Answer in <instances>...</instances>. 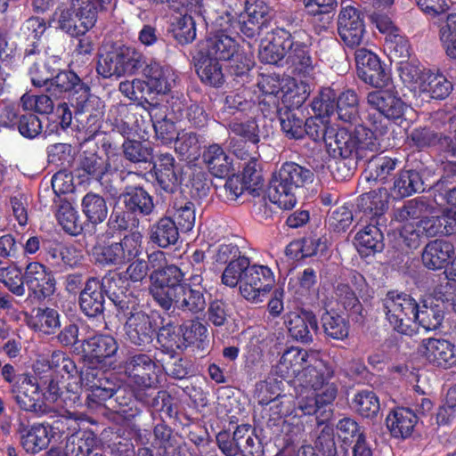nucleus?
I'll return each instance as SVG.
<instances>
[{"label": "nucleus", "mask_w": 456, "mask_h": 456, "mask_svg": "<svg viewBox=\"0 0 456 456\" xmlns=\"http://www.w3.org/2000/svg\"><path fill=\"white\" fill-rule=\"evenodd\" d=\"M48 254L53 260L69 267L79 265L84 259L83 250L74 245L56 244L49 248Z\"/></svg>", "instance_id": "3c124183"}, {"label": "nucleus", "mask_w": 456, "mask_h": 456, "mask_svg": "<svg viewBox=\"0 0 456 456\" xmlns=\"http://www.w3.org/2000/svg\"><path fill=\"white\" fill-rule=\"evenodd\" d=\"M157 364L146 354L134 355L125 365L126 382L136 388L151 387L157 382Z\"/></svg>", "instance_id": "412c9836"}, {"label": "nucleus", "mask_w": 456, "mask_h": 456, "mask_svg": "<svg viewBox=\"0 0 456 456\" xmlns=\"http://www.w3.org/2000/svg\"><path fill=\"white\" fill-rule=\"evenodd\" d=\"M389 193L387 189L380 188L361 196L359 206L362 208L364 222L375 223L376 224H385L384 216L388 208Z\"/></svg>", "instance_id": "cd10ccee"}, {"label": "nucleus", "mask_w": 456, "mask_h": 456, "mask_svg": "<svg viewBox=\"0 0 456 456\" xmlns=\"http://www.w3.org/2000/svg\"><path fill=\"white\" fill-rule=\"evenodd\" d=\"M366 102L370 110H375L379 114V118H372L369 115V121L374 127V131L369 129L371 133L378 137L387 132V126L383 123L382 118L387 120L397 121L404 117L405 111L408 109L407 104L399 97L397 92L394 88L387 87L386 89L380 88L367 94ZM380 149V142L379 148Z\"/></svg>", "instance_id": "9d476101"}, {"label": "nucleus", "mask_w": 456, "mask_h": 456, "mask_svg": "<svg viewBox=\"0 0 456 456\" xmlns=\"http://www.w3.org/2000/svg\"><path fill=\"white\" fill-rule=\"evenodd\" d=\"M284 323L290 336L302 343L312 342L313 336L318 329L315 315L304 310H296L287 314Z\"/></svg>", "instance_id": "bb28decb"}, {"label": "nucleus", "mask_w": 456, "mask_h": 456, "mask_svg": "<svg viewBox=\"0 0 456 456\" xmlns=\"http://www.w3.org/2000/svg\"><path fill=\"white\" fill-rule=\"evenodd\" d=\"M234 439L239 446V452L243 456H262L263 446L259 438L248 425L239 426L234 431Z\"/></svg>", "instance_id": "ea45409f"}, {"label": "nucleus", "mask_w": 456, "mask_h": 456, "mask_svg": "<svg viewBox=\"0 0 456 456\" xmlns=\"http://www.w3.org/2000/svg\"><path fill=\"white\" fill-rule=\"evenodd\" d=\"M99 365L85 362V368L77 379H69L67 391L74 395L73 401L78 399L82 388L89 392L87 398L96 403H101L111 398L118 391L116 384L104 376V370Z\"/></svg>", "instance_id": "9b49d317"}, {"label": "nucleus", "mask_w": 456, "mask_h": 456, "mask_svg": "<svg viewBox=\"0 0 456 456\" xmlns=\"http://www.w3.org/2000/svg\"><path fill=\"white\" fill-rule=\"evenodd\" d=\"M0 281L14 295L21 297L25 294L24 275L21 270L12 265H4L0 262Z\"/></svg>", "instance_id": "603ef678"}, {"label": "nucleus", "mask_w": 456, "mask_h": 456, "mask_svg": "<svg viewBox=\"0 0 456 456\" xmlns=\"http://www.w3.org/2000/svg\"><path fill=\"white\" fill-rule=\"evenodd\" d=\"M305 32L293 35L284 28H277L261 39L258 56L262 62L278 64L285 59L299 73L308 74L313 69V61L308 46L301 42Z\"/></svg>", "instance_id": "20e7f679"}, {"label": "nucleus", "mask_w": 456, "mask_h": 456, "mask_svg": "<svg viewBox=\"0 0 456 456\" xmlns=\"http://www.w3.org/2000/svg\"><path fill=\"white\" fill-rule=\"evenodd\" d=\"M57 220L63 230L71 234L77 235L82 227L78 219L77 210L69 201H62L56 212Z\"/></svg>", "instance_id": "13d9d810"}, {"label": "nucleus", "mask_w": 456, "mask_h": 456, "mask_svg": "<svg viewBox=\"0 0 456 456\" xmlns=\"http://www.w3.org/2000/svg\"><path fill=\"white\" fill-rule=\"evenodd\" d=\"M419 353L435 367L448 369L456 365V347L448 340L424 339L419 346Z\"/></svg>", "instance_id": "5701e85b"}, {"label": "nucleus", "mask_w": 456, "mask_h": 456, "mask_svg": "<svg viewBox=\"0 0 456 456\" xmlns=\"http://www.w3.org/2000/svg\"><path fill=\"white\" fill-rule=\"evenodd\" d=\"M355 411L365 418H373L379 411V398L373 391L363 390L357 393L353 399Z\"/></svg>", "instance_id": "5fc2aeb1"}, {"label": "nucleus", "mask_w": 456, "mask_h": 456, "mask_svg": "<svg viewBox=\"0 0 456 456\" xmlns=\"http://www.w3.org/2000/svg\"><path fill=\"white\" fill-rule=\"evenodd\" d=\"M444 317V307L433 302V299H425L421 305H417L414 312V331L417 325L427 331L435 330L441 326Z\"/></svg>", "instance_id": "2f4dec72"}, {"label": "nucleus", "mask_w": 456, "mask_h": 456, "mask_svg": "<svg viewBox=\"0 0 456 456\" xmlns=\"http://www.w3.org/2000/svg\"><path fill=\"white\" fill-rule=\"evenodd\" d=\"M398 72L401 80L414 94H419L421 85L426 78L428 69H421L419 65L405 61H399Z\"/></svg>", "instance_id": "c03bdc74"}, {"label": "nucleus", "mask_w": 456, "mask_h": 456, "mask_svg": "<svg viewBox=\"0 0 456 456\" xmlns=\"http://www.w3.org/2000/svg\"><path fill=\"white\" fill-rule=\"evenodd\" d=\"M322 324L325 334L334 339H344L348 336L349 324L341 315L325 313L322 317Z\"/></svg>", "instance_id": "6e6d98bb"}, {"label": "nucleus", "mask_w": 456, "mask_h": 456, "mask_svg": "<svg viewBox=\"0 0 456 456\" xmlns=\"http://www.w3.org/2000/svg\"><path fill=\"white\" fill-rule=\"evenodd\" d=\"M396 163L395 159L387 156L372 158L368 164L366 178L383 182L395 170Z\"/></svg>", "instance_id": "4d7b16f0"}, {"label": "nucleus", "mask_w": 456, "mask_h": 456, "mask_svg": "<svg viewBox=\"0 0 456 456\" xmlns=\"http://www.w3.org/2000/svg\"><path fill=\"white\" fill-rule=\"evenodd\" d=\"M174 36L182 45L191 43L196 37L195 21L191 15L187 13L177 18L174 24Z\"/></svg>", "instance_id": "69168bd1"}, {"label": "nucleus", "mask_w": 456, "mask_h": 456, "mask_svg": "<svg viewBox=\"0 0 456 456\" xmlns=\"http://www.w3.org/2000/svg\"><path fill=\"white\" fill-rule=\"evenodd\" d=\"M96 445V438L91 432L72 434L66 442L64 456H87Z\"/></svg>", "instance_id": "37998d69"}, {"label": "nucleus", "mask_w": 456, "mask_h": 456, "mask_svg": "<svg viewBox=\"0 0 456 456\" xmlns=\"http://www.w3.org/2000/svg\"><path fill=\"white\" fill-rule=\"evenodd\" d=\"M179 330L182 333L183 346L197 344L199 347H203L208 338V330L204 324L198 321H191L183 323Z\"/></svg>", "instance_id": "680f3d73"}, {"label": "nucleus", "mask_w": 456, "mask_h": 456, "mask_svg": "<svg viewBox=\"0 0 456 456\" xmlns=\"http://www.w3.org/2000/svg\"><path fill=\"white\" fill-rule=\"evenodd\" d=\"M125 331L127 338L137 346L149 344L154 335L150 317L141 311L133 313L128 317Z\"/></svg>", "instance_id": "7c9ffc66"}, {"label": "nucleus", "mask_w": 456, "mask_h": 456, "mask_svg": "<svg viewBox=\"0 0 456 456\" xmlns=\"http://www.w3.org/2000/svg\"><path fill=\"white\" fill-rule=\"evenodd\" d=\"M245 12L240 16V30L248 37L259 34L266 21L268 6L263 0H245Z\"/></svg>", "instance_id": "c756f323"}, {"label": "nucleus", "mask_w": 456, "mask_h": 456, "mask_svg": "<svg viewBox=\"0 0 456 456\" xmlns=\"http://www.w3.org/2000/svg\"><path fill=\"white\" fill-rule=\"evenodd\" d=\"M29 325L44 334H53L61 326L60 314L53 308H38L31 317Z\"/></svg>", "instance_id": "49530a36"}, {"label": "nucleus", "mask_w": 456, "mask_h": 456, "mask_svg": "<svg viewBox=\"0 0 456 456\" xmlns=\"http://www.w3.org/2000/svg\"><path fill=\"white\" fill-rule=\"evenodd\" d=\"M114 281V278L105 277L101 283L99 280L91 278L89 279L85 286V289L80 294L79 304L82 311L87 316H96L103 311L104 296L103 287H108V293L110 298L117 303L115 297V291L112 289L111 282Z\"/></svg>", "instance_id": "aec40b11"}, {"label": "nucleus", "mask_w": 456, "mask_h": 456, "mask_svg": "<svg viewBox=\"0 0 456 456\" xmlns=\"http://www.w3.org/2000/svg\"><path fill=\"white\" fill-rule=\"evenodd\" d=\"M221 281L224 285L235 288L239 285L240 295L252 303L263 302L274 284L272 270L263 265H250L249 258H241L226 265Z\"/></svg>", "instance_id": "423d86ee"}, {"label": "nucleus", "mask_w": 456, "mask_h": 456, "mask_svg": "<svg viewBox=\"0 0 456 456\" xmlns=\"http://www.w3.org/2000/svg\"><path fill=\"white\" fill-rule=\"evenodd\" d=\"M452 89V83L443 74L428 70L426 71V78L419 94H427L428 97L434 99H444Z\"/></svg>", "instance_id": "58836bf2"}, {"label": "nucleus", "mask_w": 456, "mask_h": 456, "mask_svg": "<svg viewBox=\"0 0 456 456\" xmlns=\"http://www.w3.org/2000/svg\"><path fill=\"white\" fill-rule=\"evenodd\" d=\"M175 158L169 153L158 156L153 165L155 178L166 191H171L178 182Z\"/></svg>", "instance_id": "e433bc0d"}, {"label": "nucleus", "mask_w": 456, "mask_h": 456, "mask_svg": "<svg viewBox=\"0 0 456 456\" xmlns=\"http://www.w3.org/2000/svg\"><path fill=\"white\" fill-rule=\"evenodd\" d=\"M262 91L269 97V102H272L273 105H276V99L279 94H282V96H289L291 98H297L296 102L301 103L306 98V90L305 86L302 87L303 93L299 92V87L297 85L295 79L288 77L286 79H282L281 83L279 85V87L274 86L272 90H268L265 88V85L262 84Z\"/></svg>", "instance_id": "de8ad7c7"}, {"label": "nucleus", "mask_w": 456, "mask_h": 456, "mask_svg": "<svg viewBox=\"0 0 456 456\" xmlns=\"http://www.w3.org/2000/svg\"><path fill=\"white\" fill-rule=\"evenodd\" d=\"M426 13L435 16V24L439 29V39L448 57L456 59V12L447 13L450 3L447 0H416Z\"/></svg>", "instance_id": "2eb2a0df"}, {"label": "nucleus", "mask_w": 456, "mask_h": 456, "mask_svg": "<svg viewBox=\"0 0 456 456\" xmlns=\"http://www.w3.org/2000/svg\"><path fill=\"white\" fill-rule=\"evenodd\" d=\"M83 212L93 224L103 222L108 215V208L102 197L94 193H87L82 200Z\"/></svg>", "instance_id": "8fccbe9b"}, {"label": "nucleus", "mask_w": 456, "mask_h": 456, "mask_svg": "<svg viewBox=\"0 0 456 456\" xmlns=\"http://www.w3.org/2000/svg\"><path fill=\"white\" fill-rule=\"evenodd\" d=\"M11 393L20 409L37 414L46 412L43 395L32 378L24 377L20 382L12 385Z\"/></svg>", "instance_id": "b1692460"}, {"label": "nucleus", "mask_w": 456, "mask_h": 456, "mask_svg": "<svg viewBox=\"0 0 456 456\" xmlns=\"http://www.w3.org/2000/svg\"><path fill=\"white\" fill-rule=\"evenodd\" d=\"M110 159H105L95 153H86L80 160V168L92 178L102 181L112 169H118V166L111 167Z\"/></svg>", "instance_id": "a18cd8bd"}, {"label": "nucleus", "mask_w": 456, "mask_h": 456, "mask_svg": "<svg viewBox=\"0 0 456 456\" xmlns=\"http://www.w3.org/2000/svg\"><path fill=\"white\" fill-rule=\"evenodd\" d=\"M338 31L348 47L359 46L363 42L365 26L361 12L354 6L342 3L338 18Z\"/></svg>", "instance_id": "a211bd4d"}, {"label": "nucleus", "mask_w": 456, "mask_h": 456, "mask_svg": "<svg viewBox=\"0 0 456 456\" xmlns=\"http://www.w3.org/2000/svg\"><path fill=\"white\" fill-rule=\"evenodd\" d=\"M386 421L393 436L406 438L413 431L417 416L408 408H397L387 415Z\"/></svg>", "instance_id": "f704fd0d"}, {"label": "nucleus", "mask_w": 456, "mask_h": 456, "mask_svg": "<svg viewBox=\"0 0 456 456\" xmlns=\"http://www.w3.org/2000/svg\"><path fill=\"white\" fill-rule=\"evenodd\" d=\"M315 107L327 115L336 110L338 118L345 123L352 124L359 118V99L356 93L351 89L344 91L337 98L333 90L326 88L322 91Z\"/></svg>", "instance_id": "dca6fc26"}, {"label": "nucleus", "mask_w": 456, "mask_h": 456, "mask_svg": "<svg viewBox=\"0 0 456 456\" xmlns=\"http://www.w3.org/2000/svg\"><path fill=\"white\" fill-rule=\"evenodd\" d=\"M273 370L282 379H297L296 402L304 415L315 413L337 397L338 387L331 381L333 369L315 353L291 346L282 353Z\"/></svg>", "instance_id": "f257e3e1"}, {"label": "nucleus", "mask_w": 456, "mask_h": 456, "mask_svg": "<svg viewBox=\"0 0 456 456\" xmlns=\"http://www.w3.org/2000/svg\"><path fill=\"white\" fill-rule=\"evenodd\" d=\"M198 60L197 73L203 83L220 86L224 82L222 67L216 59L204 55Z\"/></svg>", "instance_id": "79ce46f5"}, {"label": "nucleus", "mask_w": 456, "mask_h": 456, "mask_svg": "<svg viewBox=\"0 0 456 456\" xmlns=\"http://www.w3.org/2000/svg\"><path fill=\"white\" fill-rule=\"evenodd\" d=\"M203 161L216 177L229 176L234 171L233 162L224 149L216 143L209 145L203 152Z\"/></svg>", "instance_id": "473e14b6"}, {"label": "nucleus", "mask_w": 456, "mask_h": 456, "mask_svg": "<svg viewBox=\"0 0 456 456\" xmlns=\"http://www.w3.org/2000/svg\"><path fill=\"white\" fill-rule=\"evenodd\" d=\"M143 54L134 46L119 45L101 55L97 72L103 77L134 74L144 64Z\"/></svg>", "instance_id": "f8f14e48"}, {"label": "nucleus", "mask_w": 456, "mask_h": 456, "mask_svg": "<svg viewBox=\"0 0 456 456\" xmlns=\"http://www.w3.org/2000/svg\"><path fill=\"white\" fill-rule=\"evenodd\" d=\"M355 62L358 77L375 88L388 86L390 76L381 66L378 56L372 52L360 48L355 52Z\"/></svg>", "instance_id": "6ab92c4d"}, {"label": "nucleus", "mask_w": 456, "mask_h": 456, "mask_svg": "<svg viewBox=\"0 0 456 456\" xmlns=\"http://www.w3.org/2000/svg\"><path fill=\"white\" fill-rule=\"evenodd\" d=\"M395 190L400 197H407L424 190L419 173L407 170L401 172L395 182Z\"/></svg>", "instance_id": "bf43d9fd"}, {"label": "nucleus", "mask_w": 456, "mask_h": 456, "mask_svg": "<svg viewBox=\"0 0 456 456\" xmlns=\"http://www.w3.org/2000/svg\"><path fill=\"white\" fill-rule=\"evenodd\" d=\"M49 367L61 373L62 379H77V370L75 362L61 351H54L52 354Z\"/></svg>", "instance_id": "0e129e2a"}, {"label": "nucleus", "mask_w": 456, "mask_h": 456, "mask_svg": "<svg viewBox=\"0 0 456 456\" xmlns=\"http://www.w3.org/2000/svg\"><path fill=\"white\" fill-rule=\"evenodd\" d=\"M305 134L314 141L322 139L334 159H346L354 154L363 158L367 151H377L379 148L378 137L362 125L338 128L328 126L324 118L315 117L305 122Z\"/></svg>", "instance_id": "f03ea898"}, {"label": "nucleus", "mask_w": 456, "mask_h": 456, "mask_svg": "<svg viewBox=\"0 0 456 456\" xmlns=\"http://www.w3.org/2000/svg\"><path fill=\"white\" fill-rule=\"evenodd\" d=\"M112 0H72L69 7L61 6L54 12L53 22L71 36L86 34L97 20V11L105 10Z\"/></svg>", "instance_id": "6e6552de"}, {"label": "nucleus", "mask_w": 456, "mask_h": 456, "mask_svg": "<svg viewBox=\"0 0 456 456\" xmlns=\"http://www.w3.org/2000/svg\"><path fill=\"white\" fill-rule=\"evenodd\" d=\"M24 283L38 299L51 296L55 289V281L51 272L38 262H31L27 265Z\"/></svg>", "instance_id": "393cba45"}, {"label": "nucleus", "mask_w": 456, "mask_h": 456, "mask_svg": "<svg viewBox=\"0 0 456 456\" xmlns=\"http://www.w3.org/2000/svg\"><path fill=\"white\" fill-rule=\"evenodd\" d=\"M69 103L75 109L77 115L88 113L86 118L89 132L95 134L100 128L103 115V104L100 98L90 94L87 86H80L77 94H71Z\"/></svg>", "instance_id": "4be33fe9"}, {"label": "nucleus", "mask_w": 456, "mask_h": 456, "mask_svg": "<svg viewBox=\"0 0 456 456\" xmlns=\"http://www.w3.org/2000/svg\"><path fill=\"white\" fill-rule=\"evenodd\" d=\"M184 273L179 267H169L151 277L150 293L165 310L173 305L180 310L199 313L206 306L204 289H188L182 284Z\"/></svg>", "instance_id": "39448f33"}, {"label": "nucleus", "mask_w": 456, "mask_h": 456, "mask_svg": "<svg viewBox=\"0 0 456 456\" xmlns=\"http://www.w3.org/2000/svg\"><path fill=\"white\" fill-rule=\"evenodd\" d=\"M450 127L453 134V138L448 135H438L426 128L414 129L411 138L417 147L436 145L441 151L446 152L448 156L456 159V118L451 119Z\"/></svg>", "instance_id": "c85d7f7f"}, {"label": "nucleus", "mask_w": 456, "mask_h": 456, "mask_svg": "<svg viewBox=\"0 0 456 456\" xmlns=\"http://www.w3.org/2000/svg\"><path fill=\"white\" fill-rule=\"evenodd\" d=\"M126 208L135 214L149 215L154 208L151 197L142 188H135L124 196Z\"/></svg>", "instance_id": "09e8293b"}, {"label": "nucleus", "mask_w": 456, "mask_h": 456, "mask_svg": "<svg viewBox=\"0 0 456 456\" xmlns=\"http://www.w3.org/2000/svg\"><path fill=\"white\" fill-rule=\"evenodd\" d=\"M453 253L452 243L444 240H435L426 245L422 253V262L428 269H442Z\"/></svg>", "instance_id": "72a5a7b5"}, {"label": "nucleus", "mask_w": 456, "mask_h": 456, "mask_svg": "<svg viewBox=\"0 0 456 456\" xmlns=\"http://www.w3.org/2000/svg\"><path fill=\"white\" fill-rule=\"evenodd\" d=\"M205 55L216 60L238 58V45L233 38L219 33L206 41Z\"/></svg>", "instance_id": "4c0bfd02"}, {"label": "nucleus", "mask_w": 456, "mask_h": 456, "mask_svg": "<svg viewBox=\"0 0 456 456\" xmlns=\"http://www.w3.org/2000/svg\"><path fill=\"white\" fill-rule=\"evenodd\" d=\"M178 227L169 217L161 218L151 229V240L161 248L175 244L179 237Z\"/></svg>", "instance_id": "a19ab883"}, {"label": "nucleus", "mask_w": 456, "mask_h": 456, "mask_svg": "<svg viewBox=\"0 0 456 456\" xmlns=\"http://www.w3.org/2000/svg\"><path fill=\"white\" fill-rule=\"evenodd\" d=\"M311 170L294 162L281 166L270 182L268 197L271 202L282 209H291L297 204V192L306 183H311Z\"/></svg>", "instance_id": "0eeeda50"}, {"label": "nucleus", "mask_w": 456, "mask_h": 456, "mask_svg": "<svg viewBox=\"0 0 456 456\" xmlns=\"http://www.w3.org/2000/svg\"><path fill=\"white\" fill-rule=\"evenodd\" d=\"M80 86H86L79 77L72 71H61L49 81L48 90L52 95L57 96L63 92L71 91L77 94Z\"/></svg>", "instance_id": "864d4df0"}, {"label": "nucleus", "mask_w": 456, "mask_h": 456, "mask_svg": "<svg viewBox=\"0 0 456 456\" xmlns=\"http://www.w3.org/2000/svg\"><path fill=\"white\" fill-rule=\"evenodd\" d=\"M143 76L146 78L147 92L157 94L169 93L175 85L176 74L175 70L167 65L151 61L143 69Z\"/></svg>", "instance_id": "a878e982"}, {"label": "nucleus", "mask_w": 456, "mask_h": 456, "mask_svg": "<svg viewBox=\"0 0 456 456\" xmlns=\"http://www.w3.org/2000/svg\"><path fill=\"white\" fill-rule=\"evenodd\" d=\"M417 305L411 295L395 290L388 291L383 298L387 322L395 330L409 336L414 333V312Z\"/></svg>", "instance_id": "ddd939ff"}, {"label": "nucleus", "mask_w": 456, "mask_h": 456, "mask_svg": "<svg viewBox=\"0 0 456 456\" xmlns=\"http://www.w3.org/2000/svg\"><path fill=\"white\" fill-rule=\"evenodd\" d=\"M142 235L133 232L126 235L120 242L97 244L93 248V256L102 265H122L137 257L142 253Z\"/></svg>", "instance_id": "4468645a"}, {"label": "nucleus", "mask_w": 456, "mask_h": 456, "mask_svg": "<svg viewBox=\"0 0 456 456\" xmlns=\"http://www.w3.org/2000/svg\"><path fill=\"white\" fill-rule=\"evenodd\" d=\"M382 224L370 223L362 230L359 231L354 237V244L358 252L364 256L383 249V234L379 228Z\"/></svg>", "instance_id": "c9c22d12"}, {"label": "nucleus", "mask_w": 456, "mask_h": 456, "mask_svg": "<svg viewBox=\"0 0 456 456\" xmlns=\"http://www.w3.org/2000/svg\"><path fill=\"white\" fill-rule=\"evenodd\" d=\"M195 208L191 202H185L183 205L175 206L174 213L175 224L182 232H190L195 224Z\"/></svg>", "instance_id": "338daca9"}, {"label": "nucleus", "mask_w": 456, "mask_h": 456, "mask_svg": "<svg viewBox=\"0 0 456 456\" xmlns=\"http://www.w3.org/2000/svg\"><path fill=\"white\" fill-rule=\"evenodd\" d=\"M281 126L289 138L300 139L305 135V122L297 118L295 113H284L281 118Z\"/></svg>", "instance_id": "774afa93"}, {"label": "nucleus", "mask_w": 456, "mask_h": 456, "mask_svg": "<svg viewBox=\"0 0 456 456\" xmlns=\"http://www.w3.org/2000/svg\"><path fill=\"white\" fill-rule=\"evenodd\" d=\"M158 110L159 108L157 106H153L150 111V116L153 122V127L158 139L167 144L173 142L176 137V129L175 123L167 118L166 116L159 118Z\"/></svg>", "instance_id": "052dcab7"}, {"label": "nucleus", "mask_w": 456, "mask_h": 456, "mask_svg": "<svg viewBox=\"0 0 456 456\" xmlns=\"http://www.w3.org/2000/svg\"><path fill=\"white\" fill-rule=\"evenodd\" d=\"M118 349L115 338L108 335H97L83 342L84 361L99 365L102 369L114 368V357Z\"/></svg>", "instance_id": "f3484780"}, {"label": "nucleus", "mask_w": 456, "mask_h": 456, "mask_svg": "<svg viewBox=\"0 0 456 456\" xmlns=\"http://www.w3.org/2000/svg\"><path fill=\"white\" fill-rule=\"evenodd\" d=\"M337 300L351 315L362 316V305L355 292L347 284H339L336 289Z\"/></svg>", "instance_id": "e2e57ef3"}, {"label": "nucleus", "mask_w": 456, "mask_h": 456, "mask_svg": "<svg viewBox=\"0 0 456 456\" xmlns=\"http://www.w3.org/2000/svg\"><path fill=\"white\" fill-rule=\"evenodd\" d=\"M77 419L75 414L69 412V415H61L51 423L32 425L21 436L22 447L31 454L46 449L51 443L61 440L66 432H75L78 427Z\"/></svg>", "instance_id": "1a4fd4ad"}, {"label": "nucleus", "mask_w": 456, "mask_h": 456, "mask_svg": "<svg viewBox=\"0 0 456 456\" xmlns=\"http://www.w3.org/2000/svg\"><path fill=\"white\" fill-rule=\"evenodd\" d=\"M394 218L404 223L400 235L409 248H417L424 238L448 235L456 229V212L436 216L435 208L420 199L411 200L396 209Z\"/></svg>", "instance_id": "7ed1b4c3"}]
</instances>
